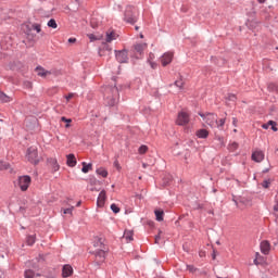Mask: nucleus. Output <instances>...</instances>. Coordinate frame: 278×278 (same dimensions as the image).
Returning a JSON list of instances; mask_svg holds the SVG:
<instances>
[{
    "label": "nucleus",
    "instance_id": "f257e3e1",
    "mask_svg": "<svg viewBox=\"0 0 278 278\" xmlns=\"http://www.w3.org/2000/svg\"><path fill=\"white\" fill-rule=\"evenodd\" d=\"M124 21H126V23H130V25H134V23H137L138 9L134 7H127L124 13Z\"/></svg>",
    "mask_w": 278,
    "mask_h": 278
},
{
    "label": "nucleus",
    "instance_id": "f03ea898",
    "mask_svg": "<svg viewBox=\"0 0 278 278\" xmlns=\"http://www.w3.org/2000/svg\"><path fill=\"white\" fill-rule=\"evenodd\" d=\"M199 116H201L202 121L208 125V127H216L218 125V116L214 113H199Z\"/></svg>",
    "mask_w": 278,
    "mask_h": 278
},
{
    "label": "nucleus",
    "instance_id": "7ed1b4c3",
    "mask_svg": "<svg viewBox=\"0 0 278 278\" xmlns=\"http://www.w3.org/2000/svg\"><path fill=\"white\" fill-rule=\"evenodd\" d=\"M26 160L30 162V164H38L40 162V156H38V148H28L26 151Z\"/></svg>",
    "mask_w": 278,
    "mask_h": 278
},
{
    "label": "nucleus",
    "instance_id": "20e7f679",
    "mask_svg": "<svg viewBox=\"0 0 278 278\" xmlns=\"http://www.w3.org/2000/svg\"><path fill=\"white\" fill-rule=\"evenodd\" d=\"M112 94L106 97V104L110 105V108H114L116 103H118V88L113 87L112 88Z\"/></svg>",
    "mask_w": 278,
    "mask_h": 278
},
{
    "label": "nucleus",
    "instance_id": "39448f33",
    "mask_svg": "<svg viewBox=\"0 0 278 278\" xmlns=\"http://www.w3.org/2000/svg\"><path fill=\"white\" fill-rule=\"evenodd\" d=\"M188 123H190V114L184 111L179 112L176 119V124L184 126V125H188Z\"/></svg>",
    "mask_w": 278,
    "mask_h": 278
},
{
    "label": "nucleus",
    "instance_id": "423d86ee",
    "mask_svg": "<svg viewBox=\"0 0 278 278\" xmlns=\"http://www.w3.org/2000/svg\"><path fill=\"white\" fill-rule=\"evenodd\" d=\"M29 184H31V178L29 176H21L18 178V186L23 192L29 188Z\"/></svg>",
    "mask_w": 278,
    "mask_h": 278
},
{
    "label": "nucleus",
    "instance_id": "0eeeda50",
    "mask_svg": "<svg viewBox=\"0 0 278 278\" xmlns=\"http://www.w3.org/2000/svg\"><path fill=\"white\" fill-rule=\"evenodd\" d=\"M105 251L108 249L105 248V244H101V249H96V260L99 263L105 262Z\"/></svg>",
    "mask_w": 278,
    "mask_h": 278
},
{
    "label": "nucleus",
    "instance_id": "6e6552de",
    "mask_svg": "<svg viewBox=\"0 0 278 278\" xmlns=\"http://www.w3.org/2000/svg\"><path fill=\"white\" fill-rule=\"evenodd\" d=\"M115 58H116L117 62H119V64H125L129 60L127 50H122V51L116 52Z\"/></svg>",
    "mask_w": 278,
    "mask_h": 278
},
{
    "label": "nucleus",
    "instance_id": "1a4fd4ad",
    "mask_svg": "<svg viewBox=\"0 0 278 278\" xmlns=\"http://www.w3.org/2000/svg\"><path fill=\"white\" fill-rule=\"evenodd\" d=\"M173 58H175V53H173V52H165L161 56L162 66H168V64H170V62H173Z\"/></svg>",
    "mask_w": 278,
    "mask_h": 278
},
{
    "label": "nucleus",
    "instance_id": "9d476101",
    "mask_svg": "<svg viewBox=\"0 0 278 278\" xmlns=\"http://www.w3.org/2000/svg\"><path fill=\"white\" fill-rule=\"evenodd\" d=\"M35 73H37L38 77H42L46 79V77H49V75H53V72L45 70L42 66H37L35 68Z\"/></svg>",
    "mask_w": 278,
    "mask_h": 278
},
{
    "label": "nucleus",
    "instance_id": "9b49d317",
    "mask_svg": "<svg viewBox=\"0 0 278 278\" xmlns=\"http://www.w3.org/2000/svg\"><path fill=\"white\" fill-rule=\"evenodd\" d=\"M66 157L67 166H70L71 168H75V166H77V159L75 157V154H68Z\"/></svg>",
    "mask_w": 278,
    "mask_h": 278
},
{
    "label": "nucleus",
    "instance_id": "f8f14e48",
    "mask_svg": "<svg viewBox=\"0 0 278 278\" xmlns=\"http://www.w3.org/2000/svg\"><path fill=\"white\" fill-rule=\"evenodd\" d=\"M252 160L254 161V162H264V152H262V151H254L253 153H252Z\"/></svg>",
    "mask_w": 278,
    "mask_h": 278
},
{
    "label": "nucleus",
    "instance_id": "ddd939ff",
    "mask_svg": "<svg viewBox=\"0 0 278 278\" xmlns=\"http://www.w3.org/2000/svg\"><path fill=\"white\" fill-rule=\"evenodd\" d=\"M261 252L264 253V255H268V253H270V242L262 241L261 242Z\"/></svg>",
    "mask_w": 278,
    "mask_h": 278
},
{
    "label": "nucleus",
    "instance_id": "4468645a",
    "mask_svg": "<svg viewBox=\"0 0 278 278\" xmlns=\"http://www.w3.org/2000/svg\"><path fill=\"white\" fill-rule=\"evenodd\" d=\"M105 190H102L98 197V201H97V205L98 207H103V205H105Z\"/></svg>",
    "mask_w": 278,
    "mask_h": 278
},
{
    "label": "nucleus",
    "instance_id": "2eb2a0df",
    "mask_svg": "<svg viewBox=\"0 0 278 278\" xmlns=\"http://www.w3.org/2000/svg\"><path fill=\"white\" fill-rule=\"evenodd\" d=\"M116 38H118V34H116V31L114 30H109L106 31V42H112L113 40H116Z\"/></svg>",
    "mask_w": 278,
    "mask_h": 278
},
{
    "label": "nucleus",
    "instance_id": "dca6fc26",
    "mask_svg": "<svg viewBox=\"0 0 278 278\" xmlns=\"http://www.w3.org/2000/svg\"><path fill=\"white\" fill-rule=\"evenodd\" d=\"M73 275V267L71 265L63 266L62 277H71Z\"/></svg>",
    "mask_w": 278,
    "mask_h": 278
},
{
    "label": "nucleus",
    "instance_id": "f3484780",
    "mask_svg": "<svg viewBox=\"0 0 278 278\" xmlns=\"http://www.w3.org/2000/svg\"><path fill=\"white\" fill-rule=\"evenodd\" d=\"M124 238L126 242H134V230H125Z\"/></svg>",
    "mask_w": 278,
    "mask_h": 278
},
{
    "label": "nucleus",
    "instance_id": "a211bd4d",
    "mask_svg": "<svg viewBox=\"0 0 278 278\" xmlns=\"http://www.w3.org/2000/svg\"><path fill=\"white\" fill-rule=\"evenodd\" d=\"M144 49H147V43L135 45V51H136V53H139V55H142Z\"/></svg>",
    "mask_w": 278,
    "mask_h": 278
},
{
    "label": "nucleus",
    "instance_id": "6ab92c4d",
    "mask_svg": "<svg viewBox=\"0 0 278 278\" xmlns=\"http://www.w3.org/2000/svg\"><path fill=\"white\" fill-rule=\"evenodd\" d=\"M12 101V97L5 94L3 91H0V102L1 103H10Z\"/></svg>",
    "mask_w": 278,
    "mask_h": 278
},
{
    "label": "nucleus",
    "instance_id": "aec40b11",
    "mask_svg": "<svg viewBox=\"0 0 278 278\" xmlns=\"http://www.w3.org/2000/svg\"><path fill=\"white\" fill-rule=\"evenodd\" d=\"M276 125L277 123H275V121H269L268 124H263L262 127L263 129H268V127L271 126L273 131H278V128Z\"/></svg>",
    "mask_w": 278,
    "mask_h": 278
},
{
    "label": "nucleus",
    "instance_id": "412c9836",
    "mask_svg": "<svg viewBox=\"0 0 278 278\" xmlns=\"http://www.w3.org/2000/svg\"><path fill=\"white\" fill-rule=\"evenodd\" d=\"M195 136H198L199 138L205 139L207 138V136H210V131H207V129H199L197 130Z\"/></svg>",
    "mask_w": 278,
    "mask_h": 278
},
{
    "label": "nucleus",
    "instance_id": "4be33fe9",
    "mask_svg": "<svg viewBox=\"0 0 278 278\" xmlns=\"http://www.w3.org/2000/svg\"><path fill=\"white\" fill-rule=\"evenodd\" d=\"M152 60H155V54L150 53L148 58V62L150 63L151 68H157V63L152 62Z\"/></svg>",
    "mask_w": 278,
    "mask_h": 278
},
{
    "label": "nucleus",
    "instance_id": "5701e85b",
    "mask_svg": "<svg viewBox=\"0 0 278 278\" xmlns=\"http://www.w3.org/2000/svg\"><path fill=\"white\" fill-rule=\"evenodd\" d=\"M89 170H92V163H86V162H83V168H81V172L83 173H88Z\"/></svg>",
    "mask_w": 278,
    "mask_h": 278
},
{
    "label": "nucleus",
    "instance_id": "b1692460",
    "mask_svg": "<svg viewBox=\"0 0 278 278\" xmlns=\"http://www.w3.org/2000/svg\"><path fill=\"white\" fill-rule=\"evenodd\" d=\"M26 242L28 247H34V244H36V235L28 236Z\"/></svg>",
    "mask_w": 278,
    "mask_h": 278
},
{
    "label": "nucleus",
    "instance_id": "393cba45",
    "mask_svg": "<svg viewBox=\"0 0 278 278\" xmlns=\"http://www.w3.org/2000/svg\"><path fill=\"white\" fill-rule=\"evenodd\" d=\"M50 164L52 165V169L54 170V173H56V170H60V165L58 164V160L51 159Z\"/></svg>",
    "mask_w": 278,
    "mask_h": 278
},
{
    "label": "nucleus",
    "instance_id": "a878e982",
    "mask_svg": "<svg viewBox=\"0 0 278 278\" xmlns=\"http://www.w3.org/2000/svg\"><path fill=\"white\" fill-rule=\"evenodd\" d=\"M154 214L159 223H162V220H164V211H155Z\"/></svg>",
    "mask_w": 278,
    "mask_h": 278
},
{
    "label": "nucleus",
    "instance_id": "bb28decb",
    "mask_svg": "<svg viewBox=\"0 0 278 278\" xmlns=\"http://www.w3.org/2000/svg\"><path fill=\"white\" fill-rule=\"evenodd\" d=\"M97 175H100L101 177H108V169L100 167L96 170Z\"/></svg>",
    "mask_w": 278,
    "mask_h": 278
},
{
    "label": "nucleus",
    "instance_id": "cd10ccee",
    "mask_svg": "<svg viewBox=\"0 0 278 278\" xmlns=\"http://www.w3.org/2000/svg\"><path fill=\"white\" fill-rule=\"evenodd\" d=\"M62 123H66L65 129H68L71 127V124L73 123V119L66 118L65 116L61 117Z\"/></svg>",
    "mask_w": 278,
    "mask_h": 278
},
{
    "label": "nucleus",
    "instance_id": "c85d7f7f",
    "mask_svg": "<svg viewBox=\"0 0 278 278\" xmlns=\"http://www.w3.org/2000/svg\"><path fill=\"white\" fill-rule=\"evenodd\" d=\"M87 36L91 40V42H94V40H101V38H103L101 35L97 36L94 34H89Z\"/></svg>",
    "mask_w": 278,
    "mask_h": 278
},
{
    "label": "nucleus",
    "instance_id": "c756f323",
    "mask_svg": "<svg viewBox=\"0 0 278 278\" xmlns=\"http://www.w3.org/2000/svg\"><path fill=\"white\" fill-rule=\"evenodd\" d=\"M48 27H51L52 29H58V23L55 22L54 18H51V20L48 22Z\"/></svg>",
    "mask_w": 278,
    "mask_h": 278
},
{
    "label": "nucleus",
    "instance_id": "7c9ffc66",
    "mask_svg": "<svg viewBox=\"0 0 278 278\" xmlns=\"http://www.w3.org/2000/svg\"><path fill=\"white\" fill-rule=\"evenodd\" d=\"M101 244H103V239L98 238V239H96V241H94V243H93V247H94L96 249H101Z\"/></svg>",
    "mask_w": 278,
    "mask_h": 278
},
{
    "label": "nucleus",
    "instance_id": "2f4dec72",
    "mask_svg": "<svg viewBox=\"0 0 278 278\" xmlns=\"http://www.w3.org/2000/svg\"><path fill=\"white\" fill-rule=\"evenodd\" d=\"M138 151L140 153V155H144V153H147V151H149V147L141 146Z\"/></svg>",
    "mask_w": 278,
    "mask_h": 278
},
{
    "label": "nucleus",
    "instance_id": "473e14b6",
    "mask_svg": "<svg viewBox=\"0 0 278 278\" xmlns=\"http://www.w3.org/2000/svg\"><path fill=\"white\" fill-rule=\"evenodd\" d=\"M10 168V164L5 162H0V170H8Z\"/></svg>",
    "mask_w": 278,
    "mask_h": 278
},
{
    "label": "nucleus",
    "instance_id": "72a5a7b5",
    "mask_svg": "<svg viewBox=\"0 0 278 278\" xmlns=\"http://www.w3.org/2000/svg\"><path fill=\"white\" fill-rule=\"evenodd\" d=\"M111 210L114 214H118V212H121V208L116 204H111Z\"/></svg>",
    "mask_w": 278,
    "mask_h": 278
},
{
    "label": "nucleus",
    "instance_id": "f704fd0d",
    "mask_svg": "<svg viewBox=\"0 0 278 278\" xmlns=\"http://www.w3.org/2000/svg\"><path fill=\"white\" fill-rule=\"evenodd\" d=\"M25 278H34V270L28 269L25 271Z\"/></svg>",
    "mask_w": 278,
    "mask_h": 278
},
{
    "label": "nucleus",
    "instance_id": "c9c22d12",
    "mask_svg": "<svg viewBox=\"0 0 278 278\" xmlns=\"http://www.w3.org/2000/svg\"><path fill=\"white\" fill-rule=\"evenodd\" d=\"M31 29H35V31H37V34H40V31L42 30V29L40 28V25H39V24H33V25H31Z\"/></svg>",
    "mask_w": 278,
    "mask_h": 278
},
{
    "label": "nucleus",
    "instance_id": "e433bc0d",
    "mask_svg": "<svg viewBox=\"0 0 278 278\" xmlns=\"http://www.w3.org/2000/svg\"><path fill=\"white\" fill-rule=\"evenodd\" d=\"M175 86H177V88H184V80L182 79L176 80Z\"/></svg>",
    "mask_w": 278,
    "mask_h": 278
},
{
    "label": "nucleus",
    "instance_id": "4c0bfd02",
    "mask_svg": "<svg viewBox=\"0 0 278 278\" xmlns=\"http://www.w3.org/2000/svg\"><path fill=\"white\" fill-rule=\"evenodd\" d=\"M225 122H226L225 118H222V119L217 121V125L215 127H224L225 126Z\"/></svg>",
    "mask_w": 278,
    "mask_h": 278
},
{
    "label": "nucleus",
    "instance_id": "58836bf2",
    "mask_svg": "<svg viewBox=\"0 0 278 278\" xmlns=\"http://www.w3.org/2000/svg\"><path fill=\"white\" fill-rule=\"evenodd\" d=\"M263 188H270V179L264 180L262 182Z\"/></svg>",
    "mask_w": 278,
    "mask_h": 278
},
{
    "label": "nucleus",
    "instance_id": "ea45409f",
    "mask_svg": "<svg viewBox=\"0 0 278 278\" xmlns=\"http://www.w3.org/2000/svg\"><path fill=\"white\" fill-rule=\"evenodd\" d=\"M187 270H189V273H197V268L193 265H187Z\"/></svg>",
    "mask_w": 278,
    "mask_h": 278
},
{
    "label": "nucleus",
    "instance_id": "a19ab883",
    "mask_svg": "<svg viewBox=\"0 0 278 278\" xmlns=\"http://www.w3.org/2000/svg\"><path fill=\"white\" fill-rule=\"evenodd\" d=\"M91 27H99V24H97V17L91 18Z\"/></svg>",
    "mask_w": 278,
    "mask_h": 278
},
{
    "label": "nucleus",
    "instance_id": "79ce46f5",
    "mask_svg": "<svg viewBox=\"0 0 278 278\" xmlns=\"http://www.w3.org/2000/svg\"><path fill=\"white\" fill-rule=\"evenodd\" d=\"M113 165L116 168V170H121L122 169L121 163H118V160L114 161Z\"/></svg>",
    "mask_w": 278,
    "mask_h": 278
},
{
    "label": "nucleus",
    "instance_id": "37998d69",
    "mask_svg": "<svg viewBox=\"0 0 278 278\" xmlns=\"http://www.w3.org/2000/svg\"><path fill=\"white\" fill-rule=\"evenodd\" d=\"M236 94H233V93H230V94H228V97H227V100L228 101H236Z\"/></svg>",
    "mask_w": 278,
    "mask_h": 278
},
{
    "label": "nucleus",
    "instance_id": "c03bdc74",
    "mask_svg": "<svg viewBox=\"0 0 278 278\" xmlns=\"http://www.w3.org/2000/svg\"><path fill=\"white\" fill-rule=\"evenodd\" d=\"M73 210H74L73 206L70 208H65V210H63V214H73Z\"/></svg>",
    "mask_w": 278,
    "mask_h": 278
},
{
    "label": "nucleus",
    "instance_id": "a18cd8bd",
    "mask_svg": "<svg viewBox=\"0 0 278 278\" xmlns=\"http://www.w3.org/2000/svg\"><path fill=\"white\" fill-rule=\"evenodd\" d=\"M75 97V93H70L68 96L65 97L66 101H68L70 99H73Z\"/></svg>",
    "mask_w": 278,
    "mask_h": 278
},
{
    "label": "nucleus",
    "instance_id": "49530a36",
    "mask_svg": "<svg viewBox=\"0 0 278 278\" xmlns=\"http://www.w3.org/2000/svg\"><path fill=\"white\" fill-rule=\"evenodd\" d=\"M68 42H70V43H75V42H77V39H76V38H70V39H68Z\"/></svg>",
    "mask_w": 278,
    "mask_h": 278
},
{
    "label": "nucleus",
    "instance_id": "de8ad7c7",
    "mask_svg": "<svg viewBox=\"0 0 278 278\" xmlns=\"http://www.w3.org/2000/svg\"><path fill=\"white\" fill-rule=\"evenodd\" d=\"M160 233L155 237V244H160Z\"/></svg>",
    "mask_w": 278,
    "mask_h": 278
},
{
    "label": "nucleus",
    "instance_id": "09e8293b",
    "mask_svg": "<svg viewBox=\"0 0 278 278\" xmlns=\"http://www.w3.org/2000/svg\"><path fill=\"white\" fill-rule=\"evenodd\" d=\"M236 123H238V119H237L236 117H233V119H232V125L236 126Z\"/></svg>",
    "mask_w": 278,
    "mask_h": 278
},
{
    "label": "nucleus",
    "instance_id": "8fccbe9b",
    "mask_svg": "<svg viewBox=\"0 0 278 278\" xmlns=\"http://www.w3.org/2000/svg\"><path fill=\"white\" fill-rule=\"evenodd\" d=\"M27 88H31V83H26Z\"/></svg>",
    "mask_w": 278,
    "mask_h": 278
},
{
    "label": "nucleus",
    "instance_id": "3c124183",
    "mask_svg": "<svg viewBox=\"0 0 278 278\" xmlns=\"http://www.w3.org/2000/svg\"><path fill=\"white\" fill-rule=\"evenodd\" d=\"M258 3H266V0H257Z\"/></svg>",
    "mask_w": 278,
    "mask_h": 278
},
{
    "label": "nucleus",
    "instance_id": "603ef678",
    "mask_svg": "<svg viewBox=\"0 0 278 278\" xmlns=\"http://www.w3.org/2000/svg\"><path fill=\"white\" fill-rule=\"evenodd\" d=\"M142 166H143V168H147L148 165H147V163H143Z\"/></svg>",
    "mask_w": 278,
    "mask_h": 278
},
{
    "label": "nucleus",
    "instance_id": "864d4df0",
    "mask_svg": "<svg viewBox=\"0 0 278 278\" xmlns=\"http://www.w3.org/2000/svg\"><path fill=\"white\" fill-rule=\"evenodd\" d=\"M80 205H81V202H78V203H77V207H79Z\"/></svg>",
    "mask_w": 278,
    "mask_h": 278
},
{
    "label": "nucleus",
    "instance_id": "5fc2aeb1",
    "mask_svg": "<svg viewBox=\"0 0 278 278\" xmlns=\"http://www.w3.org/2000/svg\"><path fill=\"white\" fill-rule=\"evenodd\" d=\"M140 38H144V35L141 34V35H140Z\"/></svg>",
    "mask_w": 278,
    "mask_h": 278
},
{
    "label": "nucleus",
    "instance_id": "6e6d98bb",
    "mask_svg": "<svg viewBox=\"0 0 278 278\" xmlns=\"http://www.w3.org/2000/svg\"><path fill=\"white\" fill-rule=\"evenodd\" d=\"M254 264H256V265H257V260H254Z\"/></svg>",
    "mask_w": 278,
    "mask_h": 278
},
{
    "label": "nucleus",
    "instance_id": "4d7b16f0",
    "mask_svg": "<svg viewBox=\"0 0 278 278\" xmlns=\"http://www.w3.org/2000/svg\"><path fill=\"white\" fill-rule=\"evenodd\" d=\"M47 278H55V277H53V276H48Z\"/></svg>",
    "mask_w": 278,
    "mask_h": 278
},
{
    "label": "nucleus",
    "instance_id": "13d9d810",
    "mask_svg": "<svg viewBox=\"0 0 278 278\" xmlns=\"http://www.w3.org/2000/svg\"><path fill=\"white\" fill-rule=\"evenodd\" d=\"M100 55H103V51H100Z\"/></svg>",
    "mask_w": 278,
    "mask_h": 278
},
{
    "label": "nucleus",
    "instance_id": "bf43d9fd",
    "mask_svg": "<svg viewBox=\"0 0 278 278\" xmlns=\"http://www.w3.org/2000/svg\"><path fill=\"white\" fill-rule=\"evenodd\" d=\"M233 147H238V143H233Z\"/></svg>",
    "mask_w": 278,
    "mask_h": 278
},
{
    "label": "nucleus",
    "instance_id": "052dcab7",
    "mask_svg": "<svg viewBox=\"0 0 278 278\" xmlns=\"http://www.w3.org/2000/svg\"><path fill=\"white\" fill-rule=\"evenodd\" d=\"M213 260H216V255H213Z\"/></svg>",
    "mask_w": 278,
    "mask_h": 278
},
{
    "label": "nucleus",
    "instance_id": "680f3d73",
    "mask_svg": "<svg viewBox=\"0 0 278 278\" xmlns=\"http://www.w3.org/2000/svg\"><path fill=\"white\" fill-rule=\"evenodd\" d=\"M136 29H139V27H138V26H136Z\"/></svg>",
    "mask_w": 278,
    "mask_h": 278
}]
</instances>
